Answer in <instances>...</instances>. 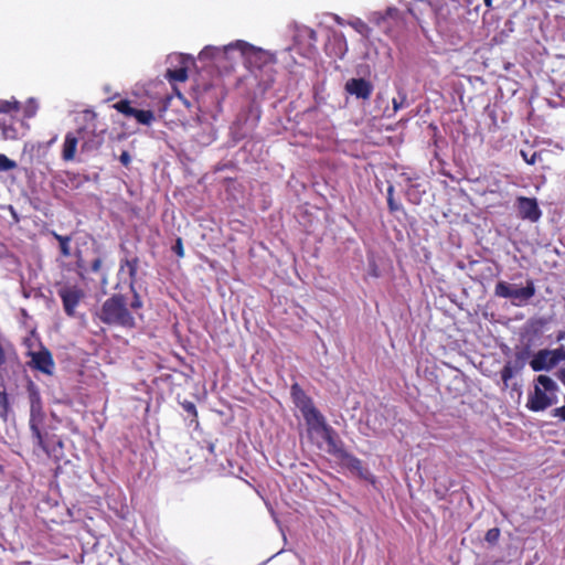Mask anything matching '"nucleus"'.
<instances>
[{"label": "nucleus", "instance_id": "obj_1", "mask_svg": "<svg viewBox=\"0 0 565 565\" xmlns=\"http://www.w3.org/2000/svg\"><path fill=\"white\" fill-rule=\"evenodd\" d=\"M99 320L109 326H117L126 329L136 327V320L127 308L126 298L120 294H115L104 301L99 312Z\"/></svg>", "mask_w": 565, "mask_h": 565}, {"label": "nucleus", "instance_id": "obj_2", "mask_svg": "<svg viewBox=\"0 0 565 565\" xmlns=\"http://www.w3.org/2000/svg\"><path fill=\"white\" fill-rule=\"evenodd\" d=\"M557 384L547 375H539L534 391L529 394L526 407L532 412H542L557 402Z\"/></svg>", "mask_w": 565, "mask_h": 565}, {"label": "nucleus", "instance_id": "obj_3", "mask_svg": "<svg viewBox=\"0 0 565 565\" xmlns=\"http://www.w3.org/2000/svg\"><path fill=\"white\" fill-rule=\"evenodd\" d=\"M232 51H237L241 56L244 57L249 64H255L257 67H260L263 64L270 60L269 54H267L265 51L256 49L245 41H236L235 43L225 46L223 50L206 46L201 52L200 56L216 58L218 55L228 54Z\"/></svg>", "mask_w": 565, "mask_h": 565}, {"label": "nucleus", "instance_id": "obj_4", "mask_svg": "<svg viewBox=\"0 0 565 565\" xmlns=\"http://www.w3.org/2000/svg\"><path fill=\"white\" fill-rule=\"evenodd\" d=\"M536 292L534 281L527 279L524 287L513 288L512 285L504 280L497 282L494 295L500 298L510 299L514 306H523L534 297Z\"/></svg>", "mask_w": 565, "mask_h": 565}, {"label": "nucleus", "instance_id": "obj_5", "mask_svg": "<svg viewBox=\"0 0 565 565\" xmlns=\"http://www.w3.org/2000/svg\"><path fill=\"white\" fill-rule=\"evenodd\" d=\"M290 394L295 405L301 411L308 423L316 422L317 424H323V416L316 408L311 397L306 394L298 383L291 385Z\"/></svg>", "mask_w": 565, "mask_h": 565}, {"label": "nucleus", "instance_id": "obj_6", "mask_svg": "<svg viewBox=\"0 0 565 565\" xmlns=\"http://www.w3.org/2000/svg\"><path fill=\"white\" fill-rule=\"evenodd\" d=\"M562 360H565V352L562 348L555 350L543 349L540 350L530 361V366L534 372L543 370H551L556 366Z\"/></svg>", "mask_w": 565, "mask_h": 565}, {"label": "nucleus", "instance_id": "obj_7", "mask_svg": "<svg viewBox=\"0 0 565 565\" xmlns=\"http://www.w3.org/2000/svg\"><path fill=\"white\" fill-rule=\"evenodd\" d=\"M65 313L68 317L75 316V309L85 297V292L78 286H63L57 291Z\"/></svg>", "mask_w": 565, "mask_h": 565}, {"label": "nucleus", "instance_id": "obj_8", "mask_svg": "<svg viewBox=\"0 0 565 565\" xmlns=\"http://www.w3.org/2000/svg\"><path fill=\"white\" fill-rule=\"evenodd\" d=\"M529 354L530 353L527 350L519 351L515 353L513 360L508 361L504 364L500 372L504 387H508L510 380L524 369L527 362Z\"/></svg>", "mask_w": 565, "mask_h": 565}, {"label": "nucleus", "instance_id": "obj_9", "mask_svg": "<svg viewBox=\"0 0 565 565\" xmlns=\"http://www.w3.org/2000/svg\"><path fill=\"white\" fill-rule=\"evenodd\" d=\"M516 207L522 220L537 222L542 215L537 201L534 198L519 196L516 199Z\"/></svg>", "mask_w": 565, "mask_h": 565}, {"label": "nucleus", "instance_id": "obj_10", "mask_svg": "<svg viewBox=\"0 0 565 565\" xmlns=\"http://www.w3.org/2000/svg\"><path fill=\"white\" fill-rule=\"evenodd\" d=\"M78 134L83 136L81 146L83 152L97 151L104 142L103 132L97 134L95 129H89L87 126L78 128Z\"/></svg>", "mask_w": 565, "mask_h": 565}, {"label": "nucleus", "instance_id": "obj_11", "mask_svg": "<svg viewBox=\"0 0 565 565\" xmlns=\"http://www.w3.org/2000/svg\"><path fill=\"white\" fill-rule=\"evenodd\" d=\"M345 90L358 98L369 99L373 93V85L364 78H351L345 83Z\"/></svg>", "mask_w": 565, "mask_h": 565}, {"label": "nucleus", "instance_id": "obj_12", "mask_svg": "<svg viewBox=\"0 0 565 565\" xmlns=\"http://www.w3.org/2000/svg\"><path fill=\"white\" fill-rule=\"evenodd\" d=\"M318 40L317 32L311 28H305L299 31L296 36V47L300 44L301 41H306L308 43L305 51L299 52L307 57H311L316 52V42Z\"/></svg>", "mask_w": 565, "mask_h": 565}, {"label": "nucleus", "instance_id": "obj_13", "mask_svg": "<svg viewBox=\"0 0 565 565\" xmlns=\"http://www.w3.org/2000/svg\"><path fill=\"white\" fill-rule=\"evenodd\" d=\"M83 136L76 131L67 132L62 147V159L64 161H72L75 159L78 142L82 141Z\"/></svg>", "mask_w": 565, "mask_h": 565}, {"label": "nucleus", "instance_id": "obj_14", "mask_svg": "<svg viewBox=\"0 0 565 565\" xmlns=\"http://www.w3.org/2000/svg\"><path fill=\"white\" fill-rule=\"evenodd\" d=\"M319 425L322 426V428H323V431H324L323 438H324L326 443L328 444V451L338 457H344L345 451L343 449L342 443L337 439L335 431L330 426H328L324 420H323V424H319Z\"/></svg>", "mask_w": 565, "mask_h": 565}, {"label": "nucleus", "instance_id": "obj_15", "mask_svg": "<svg viewBox=\"0 0 565 565\" xmlns=\"http://www.w3.org/2000/svg\"><path fill=\"white\" fill-rule=\"evenodd\" d=\"M55 370V363L52 353L47 348L40 343L38 349V372L52 375Z\"/></svg>", "mask_w": 565, "mask_h": 565}, {"label": "nucleus", "instance_id": "obj_16", "mask_svg": "<svg viewBox=\"0 0 565 565\" xmlns=\"http://www.w3.org/2000/svg\"><path fill=\"white\" fill-rule=\"evenodd\" d=\"M128 268V275L130 278V289H134V286L137 281V271L139 267V258L132 257V258H125L120 262V271H122L125 268Z\"/></svg>", "mask_w": 565, "mask_h": 565}, {"label": "nucleus", "instance_id": "obj_17", "mask_svg": "<svg viewBox=\"0 0 565 565\" xmlns=\"http://www.w3.org/2000/svg\"><path fill=\"white\" fill-rule=\"evenodd\" d=\"M426 193V190L422 188L419 183H411L406 190V199L412 204L418 205L422 202L423 195Z\"/></svg>", "mask_w": 565, "mask_h": 565}, {"label": "nucleus", "instance_id": "obj_18", "mask_svg": "<svg viewBox=\"0 0 565 565\" xmlns=\"http://www.w3.org/2000/svg\"><path fill=\"white\" fill-rule=\"evenodd\" d=\"M35 335V328H30L29 335L23 338L22 344L26 349V354L30 356V360L26 362V365L32 370H35V351L32 350L33 347V337Z\"/></svg>", "mask_w": 565, "mask_h": 565}, {"label": "nucleus", "instance_id": "obj_19", "mask_svg": "<svg viewBox=\"0 0 565 565\" xmlns=\"http://www.w3.org/2000/svg\"><path fill=\"white\" fill-rule=\"evenodd\" d=\"M166 78L170 83L185 82L188 79V67L182 65L174 70L168 68L166 72Z\"/></svg>", "mask_w": 565, "mask_h": 565}, {"label": "nucleus", "instance_id": "obj_20", "mask_svg": "<svg viewBox=\"0 0 565 565\" xmlns=\"http://www.w3.org/2000/svg\"><path fill=\"white\" fill-rule=\"evenodd\" d=\"M28 392L30 398V420L29 425L31 430L35 431V388L33 382L29 380Z\"/></svg>", "mask_w": 565, "mask_h": 565}, {"label": "nucleus", "instance_id": "obj_21", "mask_svg": "<svg viewBox=\"0 0 565 565\" xmlns=\"http://www.w3.org/2000/svg\"><path fill=\"white\" fill-rule=\"evenodd\" d=\"M54 238L58 242L60 253L63 257L71 256V236H64L56 233H53Z\"/></svg>", "mask_w": 565, "mask_h": 565}, {"label": "nucleus", "instance_id": "obj_22", "mask_svg": "<svg viewBox=\"0 0 565 565\" xmlns=\"http://www.w3.org/2000/svg\"><path fill=\"white\" fill-rule=\"evenodd\" d=\"M113 107L120 114L132 117L136 109L131 106V103L128 99H120L113 105Z\"/></svg>", "mask_w": 565, "mask_h": 565}, {"label": "nucleus", "instance_id": "obj_23", "mask_svg": "<svg viewBox=\"0 0 565 565\" xmlns=\"http://www.w3.org/2000/svg\"><path fill=\"white\" fill-rule=\"evenodd\" d=\"M132 117L139 124L149 126L154 120V113L152 110L136 109Z\"/></svg>", "mask_w": 565, "mask_h": 565}, {"label": "nucleus", "instance_id": "obj_24", "mask_svg": "<svg viewBox=\"0 0 565 565\" xmlns=\"http://www.w3.org/2000/svg\"><path fill=\"white\" fill-rule=\"evenodd\" d=\"M425 10H431L430 3L424 0L416 1L412 8L408 9L409 13L418 21L420 28L423 29L422 21L419 17L416 14V11H425Z\"/></svg>", "mask_w": 565, "mask_h": 565}, {"label": "nucleus", "instance_id": "obj_25", "mask_svg": "<svg viewBox=\"0 0 565 565\" xmlns=\"http://www.w3.org/2000/svg\"><path fill=\"white\" fill-rule=\"evenodd\" d=\"M394 186L388 185L387 188V206L391 213H396L402 210V205L394 199Z\"/></svg>", "mask_w": 565, "mask_h": 565}, {"label": "nucleus", "instance_id": "obj_26", "mask_svg": "<svg viewBox=\"0 0 565 565\" xmlns=\"http://www.w3.org/2000/svg\"><path fill=\"white\" fill-rule=\"evenodd\" d=\"M20 109V104L18 102H9L0 99V114H11L18 113Z\"/></svg>", "mask_w": 565, "mask_h": 565}, {"label": "nucleus", "instance_id": "obj_27", "mask_svg": "<svg viewBox=\"0 0 565 565\" xmlns=\"http://www.w3.org/2000/svg\"><path fill=\"white\" fill-rule=\"evenodd\" d=\"M9 412V397L4 388H0V417L6 419Z\"/></svg>", "mask_w": 565, "mask_h": 565}, {"label": "nucleus", "instance_id": "obj_28", "mask_svg": "<svg viewBox=\"0 0 565 565\" xmlns=\"http://www.w3.org/2000/svg\"><path fill=\"white\" fill-rule=\"evenodd\" d=\"M181 405H182L183 409L193 417L192 423H195V426H198L199 420H198V411H196L195 404L190 401H184Z\"/></svg>", "mask_w": 565, "mask_h": 565}, {"label": "nucleus", "instance_id": "obj_29", "mask_svg": "<svg viewBox=\"0 0 565 565\" xmlns=\"http://www.w3.org/2000/svg\"><path fill=\"white\" fill-rule=\"evenodd\" d=\"M499 537H500V529L499 527H492V529L487 531L484 540L489 544L493 545V544H495L499 541Z\"/></svg>", "mask_w": 565, "mask_h": 565}, {"label": "nucleus", "instance_id": "obj_30", "mask_svg": "<svg viewBox=\"0 0 565 565\" xmlns=\"http://www.w3.org/2000/svg\"><path fill=\"white\" fill-rule=\"evenodd\" d=\"M15 167V162L6 154L0 153V171H9Z\"/></svg>", "mask_w": 565, "mask_h": 565}, {"label": "nucleus", "instance_id": "obj_31", "mask_svg": "<svg viewBox=\"0 0 565 565\" xmlns=\"http://www.w3.org/2000/svg\"><path fill=\"white\" fill-rule=\"evenodd\" d=\"M343 458H349V466L359 471L360 473H362V470H363V465H362V461L353 456H350L345 452L344 457Z\"/></svg>", "mask_w": 565, "mask_h": 565}, {"label": "nucleus", "instance_id": "obj_32", "mask_svg": "<svg viewBox=\"0 0 565 565\" xmlns=\"http://www.w3.org/2000/svg\"><path fill=\"white\" fill-rule=\"evenodd\" d=\"M172 250L174 252V254L178 257H180V258L184 257V248H183V242H182L181 237L177 238L175 244L172 246Z\"/></svg>", "mask_w": 565, "mask_h": 565}, {"label": "nucleus", "instance_id": "obj_33", "mask_svg": "<svg viewBox=\"0 0 565 565\" xmlns=\"http://www.w3.org/2000/svg\"><path fill=\"white\" fill-rule=\"evenodd\" d=\"M131 290L134 291V299L130 302V307H131V309H140L142 307L141 298L138 295V292L135 290V288Z\"/></svg>", "mask_w": 565, "mask_h": 565}, {"label": "nucleus", "instance_id": "obj_34", "mask_svg": "<svg viewBox=\"0 0 565 565\" xmlns=\"http://www.w3.org/2000/svg\"><path fill=\"white\" fill-rule=\"evenodd\" d=\"M406 100V94H402V100H397L396 98H393V113H397L399 109L403 108L404 102Z\"/></svg>", "mask_w": 565, "mask_h": 565}, {"label": "nucleus", "instance_id": "obj_35", "mask_svg": "<svg viewBox=\"0 0 565 565\" xmlns=\"http://www.w3.org/2000/svg\"><path fill=\"white\" fill-rule=\"evenodd\" d=\"M119 161L124 167H128L131 162V157L128 151H122L119 156Z\"/></svg>", "mask_w": 565, "mask_h": 565}, {"label": "nucleus", "instance_id": "obj_36", "mask_svg": "<svg viewBox=\"0 0 565 565\" xmlns=\"http://www.w3.org/2000/svg\"><path fill=\"white\" fill-rule=\"evenodd\" d=\"M552 416L558 417L563 422H565V405L561 407H556L552 411Z\"/></svg>", "mask_w": 565, "mask_h": 565}, {"label": "nucleus", "instance_id": "obj_37", "mask_svg": "<svg viewBox=\"0 0 565 565\" xmlns=\"http://www.w3.org/2000/svg\"><path fill=\"white\" fill-rule=\"evenodd\" d=\"M102 265H103V259L100 257L95 258L90 265L92 271L98 273L102 268Z\"/></svg>", "mask_w": 565, "mask_h": 565}, {"label": "nucleus", "instance_id": "obj_38", "mask_svg": "<svg viewBox=\"0 0 565 565\" xmlns=\"http://www.w3.org/2000/svg\"><path fill=\"white\" fill-rule=\"evenodd\" d=\"M20 312H21V316H22L21 323L26 329L28 328V320H30L31 317L28 315L25 309H21Z\"/></svg>", "mask_w": 565, "mask_h": 565}, {"label": "nucleus", "instance_id": "obj_39", "mask_svg": "<svg viewBox=\"0 0 565 565\" xmlns=\"http://www.w3.org/2000/svg\"><path fill=\"white\" fill-rule=\"evenodd\" d=\"M521 154L523 157V159L526 161V163L529 164H534L535 163V160H536V152H534L530 159H526V152L525 151H521Z\"/></svg>", "mask_w": 565, "mask_h": 565}, {"label": "nucleus", "instance_id": "obj_40", "mask_svg": "<svg viewBox=\"0 0 565 565\" xmlns=\"http://www.w3.org/2000/svg\"><path fill=\"white\" fill-rule=\"evenodd\" d=\"M23 295L25 298H29L31 296V291H28L25 287H23Z\"/></svg>", "mask_w": 565, "mask_h": 565}, {"label": "nucleus", "instance_id": "obj_41", "mask_svg": "<svg viewBox=\"0 0 565 565\" xmlns=\"http://www.w3.org/2000/svg\"><path fill=\"white\" fill-rule=\"evenodd\" d=\"M483 1H484L486 7L491 8V6H492L491 1L492 0H483Z\"/></svg>", "mask_w": 565, "mask_h": 565}, {"label": "nucleus", "instance_id": "obj_42", "mask_svg": "<svg viewBox=\"0 0 565 565\" xmlns=\"http://www.w3.org/2000/svg\"><path fill=\"white\" fill-rule=\"evenodd\" d=\"M214 449H215V446H214L213 444H210V446H209V450H210V452H212V454H213V452H214Z\"/></svg>", "mask_w": 565, "mask_h": 565}, {"label": "nucleus", "instance_id": "obj_43", "mask_svg": "<svg viewBox=\"0 0 565 565\" xmlns=\"http://www.w3.org/2000/svg\"><path fill=\"white\" fill-rule=\"evenodd\" d=\"M562 339H564V333H559V334L557 335V340H562Z\"/></svg>", "mask_w": 565, "mask_h": 565}, {"label": "nucleus", "instance_id": "obj_44", "mask_svg": "<svg viewBox=\"0 0 565 565\" xmlns=\"http://www.w3.org/2000/svg\"><path fill=\"white\" fill-rule=\"evenodd\" d=\"M61 475H62V473L56 472L55 478H56V480H57V481H58V479H60Z\"/></svg>", "mask_w": 565, "mask_h": 565}, {"label": "nucleus", "instance_id": "obj_45", "mask_svg": "<svg viewBox=\"0 0 565 565\" xmlns=\"http://www.w3.org/2000/svg\"><path fill=\"white\" fill-rule=\"evenodd\" d=\"M562 455L565 457V449L563 450Z\"/></svg>", "mask_w": 565, "mask_h": 565}]
</instances>
